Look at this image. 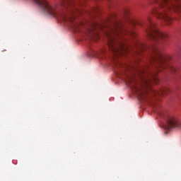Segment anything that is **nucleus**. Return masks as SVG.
<instances>
[{
	"label": "nucleus",
	"instance_id": "obj_1",
	"mask_svg": "<svg viewBox=\"0 0 181 181\" xmlns=\"http://www.w3.org/2000/svg\"><path fill=\"white\" fill-rule=\"evenodd\" d=\"M129 10L126 9L122 19H119L116 13L111 14L107 19V26L111 30V33L107 34V45L115 57L123 56L128 52L122 40H125L124 38L125 35L136 37V33L134 30L136 25L143 26L148 37L154 42H159L160 39L163 40L168 39V34L156 28V25L152 21L151 16H147L146 21H134L129 18Z\"/></svg>",
	"mask_w": 181,
	"mask_h": 181
},
{
	"label": "nucleus",
	"instance_id": "obj_2",
	"mask_svg": "<svg viewBox=\"0 0 181 181\" xmlns=\"http://www.w3.org/2000/svg\"><path fill=\"white\" fill-rule=\"evenodd\" d=\"M137 56H142V53H148V62L146 65L139 71V77L145 87H151L152 83L158 84L159 78L158 74L160 69H166L172 73L176 71V67L170 64V57L166 56L159 50L156 45H146L139 41H136Z\"/></svg>",
	"mask_w": 181,
	"mask_h": 181
},
{
	"label": "nucleus",
	"instance_id": "obj_3",
	"mask_svg": "<svg viewBox=\"0 0 181 181\" xmlns=\"http://www.w3.org/2000/svg\"><path fill=\"white\" fill-rule=\"evenodd\" d=\"M148 5H156L152 13L166 25L173 23V18L170 16L181 13V0H148Z\"/></svg>",
	"mask_w": 181,
	"mask_h": 181
},
{
	"label": "nucleus",
	"instance_id": "obj_4",
	"mask_svg": "<svg viewBox=\"0 0 181 181\" xmlns=\"http://www.w3.org/2000/svg\"><path fill=\"white\" fill-rule=\"evenodd\" d=\"M33 2L38 5L41 9L48 13L52 15V16H56L57 18H60L62 21L66 22L67 21V16L66 14L59 11V8L54 6H50L47 0H31Z\"/></svg>",
	"mask_w": 181,
	"mask_h": 181
},
{
	"label": "nucleus",
	"instance_id": "obj_5",
	"mask_svg": "<svg viewBox=\"0 0 181 181\" xmlns=\"http://www.w3.org/2000/svg\"><path fill=\"white\" fill-rule=\"evenodd\" d=\"M164 129H172V128H181V122L177 118L173 116H166Z\"/></svg>",
	"mask_w": 181,
	"mask_h": 181
},
{
	"label": "nucleus",
	"instance_id": "obj_6",
	"mask_svg": "<svg viewBox=\"0 0 181 181\" xmlns=\"http://www.w3.org/2000/svg\"><path fill=\"white\" fill-rule=\"evenodd\" d=\"M81 0H76V1ZM61 7L64 8L65 9H68V11H76V12H80V10L77 8V6L76 5V2L74 0H60Z\"/></svg>",
	"mask_w": 181,
	"mask_h": 181
},
{
	"label": "nucleus",
	"instance_id": "obj_7",
	"mask_svg": "<svg viewBox=\"0 0 181 181\" xmlns=\"http://www.w3.org/2000/svg\"><path fill=\"white\" fill-rule=\"evenodd\" d=\"M133 88L134 91L137 93V95L140 100H145V101H148V97H149L148 92H144L141 90L136 85H134Z\"/></svg>",
	"mask_w": 181,
	"mask_h": 181
},
{
	"label": "nucleus",
	"instance_id": "obj_8",
	"mask_svg": "<svg viewBox=\"0 0 181 181\" xmlns=\"http://www.w3.org/2000/svg\"><path fill=\"white\" fill-rule=\"evenodd\" d=\"M169 93H170V89L169 87H165L160 90H152V95H154V97H157V95L162 97V95H168Z\"/></svg>",
	"mask_w": 181,
	"mask_h": 181
},
{
	"label": "nucleus",
	"instance_id": "obj_9",
	"mask_svg": "<svg viewBox=\"0 0 181 181\" xmlns=\"http://www.w3.org/2000/svg\"><path fill=\"white\" fill-rule=\"evenodd\" d=\"M100 11V8H98V7L96 8H93L91 10L88 11H86V15H95V13H98V12Z\"/></svg>",
	"mask_w": 181,
	"mask_h": 181
}]
</instances>
